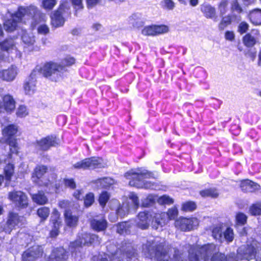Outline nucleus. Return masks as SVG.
Listing matches in <instances>:
<instances>
[{
  "label": "nucleus",
  "mask_w": 261,
  "mask_h": 261,
  "mask_svg": "<svg viewBox=\"0 0 261 261\" xmlns=\"http://www.w3.org/2000/svg\"><path fill=\"white\" fill-rule=\"evenodd\" d=\"M94 201V196L93 194L90 193L87 194L84 199V204L85 206L89 207L91 206Z\"/></svg>",
  "instance_id": "52"
},
{
  "label": "nucleus",
  "mask_w": 261,
  "mask_h": 261,
  "mask_svg": "<svg viewBox=\"0 0 261 261\" xmlns=\"http://www.w3.org/2000/svg\"><path fill=\"white\" fill-rule=\"evenodd\" d=\"M114 182V180L110 177H105L99 179L96 181V184L100 188H107L112 185Z\"/></svg>",
  "instance_id": "34"
},
{
  "label": "nucleus",
  "mask_w": 261,
  "mask_h": 261,
  "mask_svg": "<svg viewBox=\"0 0 261 261\" xmlns=\"http://www.w3.org/2000/svg\"><path fill=\"white\" fill-rule=\"evenodd\" d=\"M83 192L82 190H76L73 193V196L77 199H82L83 197Z\"/></svg>",
  "instance_id": "63"
},
{
  "label": "nucleus",
  "mask_w": 261,
  "mask_h": 261,
  "mask_svg": "<svg viewBox=\"0 0 261 261\" xmlns=\"http://www.w3.org/2000/svg\"><path fill=\"white\" fill-rule=\"evenodd\" d=\"M17 126L14 124L7 126L3 130V135L6 138V142L9 145L11 153L17 152L16 140L12 137L17 133Z\"/></svg>",
  "instance_id": "8"
},
{
  "label": "nucleus",
  "mask_w": 261,
  "mask_h": 261,
  "mask_svg": "<svg viewBox=\"0 0 261 261\" xmlns=\"http://www.w3.org/2000/svg\"><path fill=\"white\" fill-rule=\"evenodd\" d=\"M105 163L102 159L92 157L83 160L73 165L74 168L77 169H95L105 167Z\"/></svg>",
  "instance_id": "10"
},
{
  "label": "nucleus",
  "mask_w": 261,
  "mask_h": 261,
  "mask_svg": "<svg viewBox=\"0 0 261 261\" xmlns=\"http://www.w3.org/2000/svg\"><path fill=\"white\" fill-rule=\"evenodd\" d=\"M68 258L67 252L63 248H57L54 249L48 261H66Z\"/></svg>",
  "instance_id": "23"
},
{
  "label": "nucleus",
  "mask_w": 261,
  "mask_h": 261,
  "mask_svg": "<svg viewBox=\"0 0 261 261\" xmlns=\"http://www.w3.org/2000/svg\"><path fill=\"white\" fill-rule=\"evenodd\" d=\"M50 221L53 224V228L50 231V234L51 237H56L59 233V229L61 225L60 214L56 209H54L53 211Z\"/></svg>",
  "instance_id": "22"
},
{
  "label": "nucleus",
  "mask_w": 261,
  "mask_h": 261,
  "mask_svg": "<svg viewBox=\"0 0 261 261\" xmlns=\"http://www.w3.org/2000/svg\"><path fill=\"white\" fill-rule=\"evenodd\" d=\"M91 226L96 231H102L106 228L107 222L103 218L100 219H94L91 221Z\"/></svg>",
  "instance_id": "26"
},
{
  "label": "nucleus",
  "mask_w": 261,
  "mask_h": 261,
  "mask_svg": "<svg viewBox=\"0 0 261 261\" xmlns=\"http://www.w3.org/2000/svg\"><path fill=\"white\" fill-rule=\"evenodd\" d=\"M152 173L144 169H132L127 172L125 177L129 180V185L138 188L153 189V185L145 179L152 177Z\"/></svg>",
  "instance_id": "4"
},
{
  "label": "nucleus",
  "mask_w": 261,
  "mask_h": 261,
  "mask_svg": "<svg viewBox=\"0 0 261 261\" xmlns=\"http://www.w3.org/2000/svg\"><path fill=\"white\" fill-rule=\"evenodd\" d=\"M115 227L117 233L124 234L127 233L129 228V225L127 222H124L118 223Z\"/></svg>",
  "instance_id": "37"
},
{
  "label": "nucleus",
  "mask_w": 261,
  "mask_h": 261,
  "mask_svg": "<svg viewBox=\"0 0 261 261\" xmlns=\"http://www.w3.org/2000/svg\"><path fill=\"white\" fill-rule=\"evenodd\" d=\"M200 195L203 197H216L218 195V193L216 189H208L200 191Z\"/></svg>",
  "instance_id": "40"
},
{
  "label": "nucleus",
  "mask_w": 261,
  "mask_h": 261,
  "mask_svg": "<svg viewBox=\"0 0 261 261\" xmlns=\"http://www.w3.org/2000/svg\"><path fill=\"white\" fill-rule=\"evenodd\" d=\"M196 207L195 203L192 201L186 202L182 205V210L185 211H192L195 210Z\"/></svg>",
  "instance_id": "49"
},
{
  "label": "nucleus",
  "mask_w": 261,
  "mask_h": 261,
  "mask_svg": "<svg viewBox=\"0 0 261 261\" xmlns=\"http://www.w3.org/2000/svg\"><path fill=\"white\" fill-rule=\"evenodd\" d=\"M47 170V168L45 166H37L32 175L33 181L41 186H47L49 181L44 177Z\"/></svg>",
  "instance_id": "15"
},
{
  "label": "nucleus",
  "mask_w": 261,
  "mask_h": 261,
  "mask_svg": "<svg viewBox=\"0 0 261 261\" xmlns=\"http://www.w3.org/2000/svg\"><path fill=\"white\" fill-rule=\"evenodd\" d=\"M64 181L66 187L70 189H74L75 188V183L73 179H65Z\"/></svg>",
  "instance_id": "60"
},
{
  "label": "nucleus",
  "mask_w": 261,
  "mask_h": 261,
  "mask_svg": "<svg viewBox=\"0 0 261 261\" xmlns=\"http://www.w3.org/2000/svg\"><path fill=\"white\" fill-rule=\"evenodd\" d=\"M14 165L8 164L5 168V173L7 180H10L14 173Z\"/></svg>",
  "instance_id": "44"
},
{
  "label": "nucleus",
  "mask_w": 261,
  "mask_h": 261,
  "mask_svg": "<svg viewBox=\"0 0 261 261\" xmlns=\"http://www.w3.org/2000/svg\"><path fill=\"white\" fill-rule=\"evenodd\" d=\"M95 241L99 243L98 237L95 234L90 233H82L78 236L77 239L74 242L70 243L69 249L72 254L75 253V255L77 252H80L82 246L86 245L91 244Z\"/></svg>",
  "instance_id": "7"
},
{
  "label": "nucleus",
  "mask_w": 261,
  "mask_h": 261,
  "mask_svg": "<svg viewBox=\"0 0 261 261\" xmlns=\"http://www.w3.org/2000/svg\"><path fill=\"white\" fill-rule=\"evenodd\" d=\"M154 28L155 31V35L166 33L169 31L168 27L165 25H154Z\"/></svg>",
  "instance_id": "50"
},
{
  "label": "nucleus",
  "mask_w": 261,
  "mask_h": 261,
  "mask_svg": "<svg viewBox=\"0 0 261 261\" xmlns=\"http://www.w3.org/2000/svg\"><path fill=\"white\" fill-rule=\"evenodd\" d=\"M247 216L242 213H239L236 215V220L238 225H244L247 221Z\"/></svg>",
  "instance_id": "47"
},
{
  "label": "nucleus",
  "mask_w": 261,
  "mask_h": 261,
  "mask_svg": "<svg viewBox=\"0 0 261 261\" xmlns=\"http://www.w3.org/2000/svg\"><path fill=\"white\" fill-rule=\"evenodd\" d=\"M152 215L148 212H143L139 213L136 220L137 226L142 229H147L150 224Z\"/></svg>",
  "instance_id": "20"
},
{
  "label": "nucleus",
  "mask_w": 261,
  "mask_h": 261,
  "mask_svg": "<svg viewBox=\"0 0 261 261\" xmlns=\"http://www.w3.org/2000/svg\"><path fill=\"white\" fill-rule=\"evenodd\" d=\"M33 201L39 205H44L48 201V198L42 191H39L37 194L32 196Z\"/></svg>",
  "instance_id": "30"
},
{
  "label": "nucleus",
  "mask_w": 261,
  "mask_h": 261,
  "mask_svg": "<svg viewBox=\"0 0 261 261\" xmlns=\"http://www.w3.org/2000/svg\"><path fill=\"white\" fill-rule=\"evenodd\" d=\"M43 253V249L41 246L35 245L30 247L22 254V261H35L41 257Z\"/></svg>",
  "instance_id": "13"
},
{
  "label": "nucleus",
  "mask_w": 261,
  "mask_h": 261,
  "mask_svg": "<svg viewBox=\"0 0 261 261\" xmlns=\"http://www.w3.org/2000/svg\"><path fill=\"white\" fill-rule=\"evenodd\" d=\"M75 63V59L70 56L65 57L62 61V64L63 67L69 66L73 65Z\"/></svg>",
  "instance_id": "54"
},
{
  "label": "nucleus",
  "mask_w": 261,
  "mask_h": 261,
  "mask_svg": "<svg viewBox=\"0 0 261 261\" xmlns=\"http://www.w3.org/2000/svg\"><path fill=\"white\" fill-rule=\"evenodd\" d=\"M128 21L130 24L134 27H138L141 23V15L139 14H134L128 18Z\"/></svg>",
  "instance_id": "35"
},
{
  "label": "nucleus",
  "mask_w": 261,
  "mask_h": 261,
  "mask_svg": "<svg viewBox=\"0 0 261 261\" xmlns=\"http://www.w3.org/2000/svg\"><path fill=\"white\" fill-rule=\"evenodd\" d=\"M257 38L252 36L251 34H247L243 38V43L247 47H252L257 42Z\"/></svg>",
  "instance_id": "32"
},
{
  "label": "nucleus",
  "mask_w": 261,
  "mask_h": 261,
  "mask_svg": "<svg viewBox=\"0 0 261 261\" xmlns=\"http://www.w3.org/2000/svg\"><path fill=\"white\" fill-rule=\"evenodd\" d=\"M166 214L167 215V218L169 219V221L175 219L177 216L178 210L176 207H172L168 211Z\"/></svg>",
  "instance_id": "53"
},
{
  "label": "nucleus",
  "mask_w": 261,
  "mask_h": 261,
  "mask_svg": "<svg viewBox=\"0 0 261 261\" xmlns=\"http://www.w3.org/2000/svg\"><path fill=\"white\" fill-rule=\"evenodd\" d=\"M37 32L39 34L46 35L49 33V29L46 24H42L38 26L37 28Z\"/></svg>",
  "instance_id": "55"
},
{
  "label": "nucleus",
  "mask_w": 261,
  "mask_h": 261,
  "mask_svg": "<svg viewBox=\"0 0 261 261\" xmlns=\"http://www.w3.org/2000/svg\"><path fill=\"white\" fill-rule=\"evenodd\" d=\"M199 221L195 218H180L175 222V227L181 231H187L193 229L198 225Z\"/></svg>",
  "instance_id": "11"
},
{
  "label": "nucleus",
  "mask_w": 261,
  "mask_h": 261,
  "mask_svg": "<svg viewBox=\"0 0 261 261\" xmlns=\"http://www.w3.org/2000/svg\"><path fill=\"white\" fill-rule=\"evenodd\" d=\"M119 217L116 211V213H111L109 215V219L112 222H115L118 220Z\"/></svg>",
  "instance_id": "64"
},
{
  "label": "nucleus",
  "mask_w": 261,
  "mask_h": 261,
  "mask_svg": "<svg viewBox=\"0 0 261 261\" xmlns=\"http://www.w3.org/2000/svg\"><path fill=\"white\" fill-rule=\"evenodd\" d=\"M250 21L254 25L261 24V10L255 9L251 11L249 14Z\"/></svg>",
  "instance_id": "28"
},
{
  "label": "nucleus",
  "mask_w": 261,
  "mask_h": 261,
  "mask_svg": "<svg viewBox=\"0 0 261 261\" xmlns=\"http://www.w3.org/2000/svg\"><path fill=\"white\" fill-rule=\"evenodd\" d=\"M223 239L228 242H232L234 238V233L232 229L228 227L223 233Z\"/></svg>",
  "instance_id": "41"
},
{
  "label": "nucleus",
  "mask_w": 261,
  "mask_h": 261,
  "mask_svg": "<svg viewBox=\"0 0 261 261\" xmlns=\"http://www.w3.org/2000/svg\"><path fill=\"white\" fill-rule=\"evenodd\" d=\"M66 71V68L60 64L52 62L45 63L41 69L45 77L55 82L59 80Z\"/></svg>",
  "instance_id": "6"
},
{
  "label": "nucleus",
  "mask_w": 261,
  "mask_h": 261,
  "mask_svg": "<svg viewBox=\"0 0 261 261\" xmlns=\"http://www.w3.org/2000/svg\"><path fill=\"white\" fill-rule=\"evenodd\" d=\"M190 261H206L211 255H213L211 261H238L233 257L226 256L224 254L218 252V249L213 244L202 246H191L189 251Z\"/></svg>",
  "instance_id": "2"
},
{
  "label": "nucleus",
  "mask_w": 261,
  "mask_h": 261,
  "mask_svg": "<svg viewBox=\"0 0 261 261\" xmlns=\"http://www.w3.org/2000/svg\"><path fill=\"white\" fill-rule=\"evenodd\" d=\"M109 195L108 193L106 192H102L99 198V202L100 205L102 207H104L107 202H108V200L109 199Z\"/></svg>",
  "instance_id": "51"
},
{
  "label": "nucleus",
  "mask_w": 261,
  "mask_h": 261,
  "mask_svg": "<svg viewBox=\"0 0 261 261\" xmlns=\"http://www.w3.org/2000/svg\"><path fill=\"white\" fill-rule=\"evenodd\" d=\"M50 213L49 208L47 207H41L37 210V215L42 221L45 220Z\"/></svg>",
  "instance_id": "38"
},
{
  "label": "nucleus",
  "mask_w": 261,
  "mask_h": 261,
  "mask_svg": "<svg viewBox=\"0 0 261 261\" xmlns=\"http://www.w3.org/2000/svg\"><path fill=\"white\" fill-rule=\"evenodd\" d=\"M139 206L138 197L134 193H130L128 199L121 204L116 199H113L110 203L111 209L115 210L120 218L126 216L130 211L135 212Z\"/></svg>",
  "instance_id": "5"
},
{
  "label": "nucleus",
  "mask_w": 261,
  "mask_h": 261,
  "mask_svg": "<svg viewBox=\"0 0 261 261\" xmlns=\"http://www.w3.org/2000/svg\"><path fill=\"white\" fill-rule=\"evenodd\" d=\"M36 81L32 74L23 84V90L27 95H32L36 91Z\"/></svg>",
  "instance_id": "24"
},
{
  "label": "nucleus",
  "mask_w": 261,
  "mask_h": 261,
  "mask_svg": "<svg viewBox=\"0 0 261 261\" xmlns=\"http://www.w3.org/2000/svg\"><path fill=\"white\" fill-rule=\"evenodd\" d=\"M59 144V139L55 136H48L37 140L35 147L37 149L46 151L51 147H56Z\"/></svg>",
  "instance_id": "12"
},
{
  "label": "nucleus",
  "mask_w": 261,
  "mask_h": 261,
  "mask_svg": "<svg viewBox=\"0 0 261 261\" xmlns=\"http://www.w3.org/2000/svg\"><path fill=\"white\" fill-rule=\"evenodd\" d=\"M9 199L18 206L25 207L28 205V198L21 191H14L9 193Z\"/></svg>",
  "instance_id": "17"
},
{
  "label": "nucleus",
  "mask_w": 261,
  "mask_h": 261,
  "mask_svg": "<svg viewBox=\"0 0 261 261\" xmlns=\"http://www.w3.org/2000/svg\"><path fill=\"white\" fill-rule=\"evenodd\" d=\"M154 25L145 27L142 31L143 35L145 36H155Z\"/></svg>",
  "instance_id": "46"
},
{
  "label": "nucleus",
  "mask_w": 261,
  "mask_h": 261,
  "mask_svg": "<svg viewBox=\"0 0 261 261\" xmlns=\"http://www.w3.org/2000/svg\"><path fill=\"white\" fill-rule=\"evenodd\" d=\"M69 7L66 2L62 3L58 10L55 11L51 15V23L53 27L58 28L62 26L64 23V19L63 15L68 13Z\"/></svg>",
  "instance_id": "9"
},
{
  "label": "nucleus",
  "mask_w": 261,
  "mask_h": 261,
  "mask_svg": "<svg viewBox=\"0 0 261 261\" xmlns=\"http://www.w3.org/2000/svg\"><path fill=\"white\" fill-rule=\"evenodd\" d=\"M23 42L28 46L33 45L35 42V37L32 34L28 33L26 31H23L21 37Z\"/></svg>",
  "instance_id": "33"
},
{
  "label": "nucleus",
  "mask_w": 261,
  "mask_h": 261,
  "mask_svg": "<svg viewBox=\"0 0 261 261\" xmlns=\"http://www.w3.org/2000/svg\"><path fill=\"white\" fill-rule=\"evenodd\" d=\"M169 219L167 218L166 213H155L152 215L151 226L155 229H162L167 224Z\"/></svg>",
  "instance_id": "18"
},
{
  "label": "nucleus",
  "mask_w": 261,
  "mask_h": 261,
  "mask_svg": "<svg viewBox=\"0 0 261 261\" xmlns=\"http://www.w3.org/2000/svg\"><path fill=\"white\" fill-rule=\"evenodd\" d=\"M56 4V0H42V7L45 10H51Z\"/></svg>",
  "instance_id": "42"
},
{
  "label": "nucleus",
  "mask_w": 261,
  "mask_h": 261,
  "mask_svg": "<svg viewBox=\"0 0 261 261\" xmlns=\"http://www.w3.org/2000/svg\"><path fill=\"white\" fill-rule=\"evenodd\" d=\"M163 7L168 10H172L174 7V3L172 0H164Z\"/></svg>",
  "instance_id": "59"
},
{
  "label": "nucleus",
  "mask_w": 261,
  "mask_h": 261,
  "mask_svg": "<svg viewBox=\"0 0 261 261\" xmlns=\"http://www.w3.org/2000/svg\"><path fill=\"white\" fill-rule=\"evenodd\" d=\"M29 114V111L25 106L21 105L18 108L16 111V115L19 117H24Z\"/></svg>",
  "instance_id": "48"
},
{
  "label": "nucleus",
  "mask_w": 261,
  "mask_h": 261,
  "mask_svg": "<svg viewBox=\"0 0 261 261\" xmlns=\"http://www.w3.org/2000/svg\"><path fill=\"white\" fill-rule=\"evenodd\" d=\"M65 222L68 226L73 227L76 225L79 218L73 215L69 210L65 211L64 213Z\"/></svg>",
  "instance_id": "29"
},
{
  "label": "nucleus",
  "mask_w": 261,
  "mask_h": 261,
  "mask_svg": "<svg viewBox=\"0 0 261 261\" xmlns=\"http://www.w3.org/2000/svg\"><path fill=\"white\" fill-rule=\"evenodd\" d=\"M225 37L226 39L232 41L234 39V34L233 32L227 31L225 34Z\"/></svg>",
  "instance_id": "62"
},
{
  "label": "nucleus",
  "mask_w": 261,
  "mask_h": 261,
  "mask_svg": "<svg viewBox=\"0 0 261 261\" xmlns=\"http://www.w3.org/2000/svg\"><path fill=\"white\" fill-rule=\"evenodd\" d=\"M1 48L6 51H9L13 49L15 47V43L14 40L12 39H7L1 44Z\"/></svg>",
  "instance_id": "36"
},
{
  "label": "nucleus",
  "mask_w": 261,
  "mask_h": 261,
  "mask_svg": "<svg viewBox=\"0 0 261 261\" xmlns=\"http://www.w3.org/2000/svg\"><path fill=\"white\" fill-rule=\"evenodd\" d=\"M201 10L206 17L211 19L214 18V21H217V17L216 16V10L214 7L210 5H204L201 6Z\"/></svg>",
  "instance_id": "27"
},
{
  "label": "nucleus",
  "mask_w": 261,
  "mask_h": 261,
  "mask_svg": "<svg viewBox=\"0 0 261 261\" xmlns=\"http://www.w3.org/2000/svg\"><path fill=\"white\" fill-rule=\"evenodd\" d=\"M2 113L6 112L11 113L13 112L15 109L16 101L13 96L9 94H5L2 96Z\"/></svg>",
  "instance_id": "16"
},
{
  "label": "nucleus",
  "mask_w": 261,
  "mask_h": 261,
  "mask_svg": "<svg viewBox=\"0 0 261 261\" xmlns=\"http://www.w3.org/2000/svg\"><path fill=\"white\" fill-rule=\"evenodd\" d=\"M159 202L161 204H170L173 202V200L167 195H163L159 199Z\"/></svg>",
  "instance_id": "56"
},
{
  "label": "nucleus",
  "mask_w": 261,
  "mask_h": 261,
  "mask_svg": "<svg viewBox=\"0 0 261 261\" xmlns=\"http://www.w3.org/2000/svg\"><path fill=\"white\" fill-rule=\"evenodd\" d=\"M212 236L213 238L218 240L220 242H222L223 240L222 225L219 224L214 226L212 230Z\"/></svg>",
  "instance_id": "31"
},
{
  "label": "nucleus",
  "mask_w": 261,
  "mask_h": 261,
  "mask_svg": "<svg viewBox=\"0 0 261 261\" xmlns=\"http://www.w3.org/2000/svg\"><path fill=\"white\" fill-rule=\"evenodd\" d=\"M168 247V245L164 239L156 238L154 240L148 242L143 246L145 252H147L148 256L153 258L154 261H169V256L166 253L164 247ZM173 261H184L181 257L175 254L173 257Z\"/></svg>",
  "instance_id": "3"
},
{
  "label": "nucleus",
  "mask_w": 261,
  "mask_h": 261,
  "mask_svg": "<svg viewBox=\"0 0 261 261\" xmlns=\"http://www.w3.org/2000/svg\"><path fill=\"white\" fill-rule=\"evenodd\" d=\"M18 73V68L15 65H11L7 69L0 70V79L6 82H12Z\"/></svg>",
  "instance_id": "21"
},
{
  "label": "nucleus",
  "mask_w": 261,
  "mask_h": 261,
  "mask_svg": "<svg viewBox=\"0 0 261 261\" xmlns=\"http://www.w3.org/2000/svg\"><path fill=\"white\" fill-rule=\"evenodd\" d=\"M252 215H261V203L258 202L251 205L249 209Z\"/></svg>",
  "instance_id": "43"
},
{
  "label": "nucleus",
  "mask_w": 261,
  "mask_h": 261,
  "mask_svg": "<svg viewBox=\"0 0 261 261\" xmlns=\"http://www.w3.org/2000/svg\"><path fill=\"white\" fill-rule=\"evenodd\" d=\"M240 187L243 191L246 192H253L260 188L258 184L248 179L242 181Z\"/></svg>",
  "instance_id": "25"
},
{
  "label": "nucleus",
  "mask_w": 261,
  "mask_h": 261,
  "mask_svg": "<svg viewBox=\"0 0 261 261\" xmlns=\"http://www.w3.org/2000/svg\"><path fill=\"white\" fill-rule=\"evenodd\" d=\"M22 218L19 217L17 214L11 213L9 214L8 220L5 223L6 233H10L11 231L15 229L16 226H19L21 224Z\"/></svg>",
  "instance_id": "19"
},
{
  "label": "nucleus",
  "mask_w": 261,
  "mask_h": 261,
  "mask_svg": "<svg viewBox=\"0 0 261 261\" xmlns=\"http://www.w3.org/2000/svg\"><path fill=\"white\" fill-rule=\"evenodd\" d=\"M10 18L4 23L5 29L8 32H12L16 29L18 22L23 19H31V27L33 28L36 25L46 20V17L44 14L41 13L37 8L34 5L28 7H20L18 11L12 14L9 13Z\"/></svg>",
  "instance_id": "1"
},
{
  "label": "nucleus",
  "mask_w": 261,
  "mask_h": 261,
  "mask_svg": "<svg viewBox=\"0 0 261 261\" xmlns=\"http://www.w3.org/2000/svg\"><path fill=\"white\" fill-rule=\"evenodd\" d=\"M72 4L76 10L83 8L82 0H71Z\"/></svg>",
  "instance_id": "61"
},
{
  "label": "nucleus",
  "mask_w": 261,
  "mask_h": 261,
  "mask_svg": "<svg viewBox=\"0 0 261 261\" xmlns=\"http://www.w3.org/2000/svg\"><path fill=\"white\" fill-rule=\"evenodd\" d=\"M248 29L249 24L245 21H242L238 26V32L242 34L246 33L248 30Z\"/></svg>",
  "instance_id": "57"
},
{
  "label": "nucleus",
  "mask_w": 261,
  "mask_h": 261,
  "mask_svg": "<svg viewBox=\"0 0 261 261\" xmlns=\"http://www.w3.org/2000/svg\"><path fill=\"white\" fill-rule=\"evenodd\" d=\"M231 10L236 11L237 13H241L242 11V9L239 5L237 0H232L231 3Z\"/></svg>",
  "instance_id": "58"
},
{
  "label": "nucleus",
  "mask_w": 261,
  "mask_h": 261,
  "mask_svg": "<svg viewBox=\"0 0 261 261\" xmlns=\"http://www.w3.org/2000/svg\"><path fill=\"white\" fill-rule=\"evenodd\" d=\"M231 22V17L230 16H226L223 17L219 24V29L220 30H224L227 25L230 24Z\"/></svg>",
  "instance_id": "45"
},
{
  "label": "nucleus",
  "mask_w": 261,
  "mask_h": 261,
  "mask_svg": "<svg viewBox=\"0 0 261 261\" xmlns=\"http://www.w3.org/2000/svg\"><path fill=\"white\" fill-rule=\"evenodd\" d=\"M255 245H256V243L253 241L252 244L250 245H243L240 247L238 249V258L248 261L255 258L256 251Z\"/></svg>",
  "instance_id": "14"
},
{
  "label": "nucleus",
  "mask_w": 261,
  "mask_h": 261,
  "mask_svg": "<svg viewBox=\"0 0 261 261\" xmlns=\"http://www.w3.org/2000/svg\"><path fill=\"white\" fill-rule=\"evenodd\" d=\"M228 0H221L218 5V10L220 16L224 15L228 10Z\"/></svg>",
  "instance_id": "39"
}]
</instances>
